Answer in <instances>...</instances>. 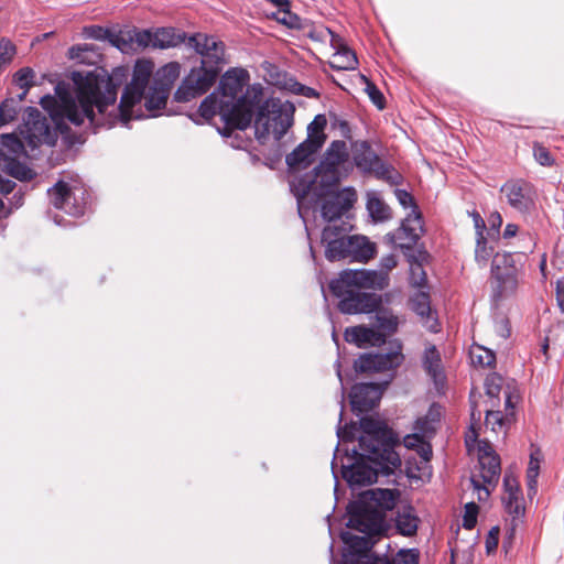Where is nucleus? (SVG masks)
Segmentation results:
<instances>
[{"instance_id": "43", "label": "nucleus", "mask_w": 564, "mask_h": 564, "mask_svg": "<svg viewBox=\"0 0 564 564\" xmlns=\"http://www.w3.org/2000/svg\"><path fill=\"white\" fill-rule=\"evenodd\" d=\"M377 325L380 329L386 332L388 335L393 334L398 329L399 319L398 316L389 308H380L375 311Z\"/></svg>"}, {"instance_id": "11", "label": "nucleus", "mask_w": 564, "mask_h": 564, "mask_svg": "<svg viewBox=\"0 0 564 564\" xmlns=\"http://www.w3.org/2000/svg\"><path fill=\"white\" fill-rule=\"evenodd\" d=\"M347 513V527L367 535L380 533L383 528V512L361 497L348 503Z\"/></svg>"}, {"instance_id": "29", "label": "nucleus", "mask_w": 564, "mask_h": 564, "mask_svg": "<svg viewBox=\"0 0 564 564\" xmlns=\"http://www.w3.org/2000/svg\"><path fill=\"white\" fill-rule=\"evenodd\" d=\"M335 367H336V375L340 382V391H341L340 403L343 404L344 395H345V386H344V379H343L339 360L336 361ZM343 412H344V410L341 409L340 413H339V424H338L337 431H336L337 437L339 438V442H343V443L354 442L356 440V434L358 432H360L359 436L362 435V429L360 426V421L358 423L351 421L349 423H346L344 426H341L340 422L343 420Z\"/></svg>"}, {"instance_id": "50", "label": "nucleus", "mask_w": 564, "mask_h": 564, "mask_svg": "<svg viewBox=\"0 0 564 564\" xmlns=\"http://www.w3.org/2000/svg\"><path fill=\"white\" fill-rule=\"evenodd\" d=\"M35 73L31 67H22L13 75V83L21 89H30L34 85Z\"/></svg>"}, {"instance_id": "28", "label": "nucleus", "mask_w": 564, "mask_h": 564, "mask_svg": "<svg viewBox=\"0 0 564 564\" xmlns=\"http://www.w3.org/2000/svg\"><path fill=\"white\" fill-rule=\"evenodd\" d=\"M345 339L356 344L358 347L366 345H380L384 343V335L379 330L366 326H354L345 330Z\"/></svg>"}, {"instance_id": "30", "label": "nucleus", "mask_w": 564, "mask_h": 564, "mask_svg": "<svg viewBox=\"0 0 564 564\" xmlns=\"http://www.w3.org/2000/svg\"><path fill=\"white\" fill-rule=\"evenodd\" d=\"M492 278L497 281V290L494 292L495 297H502L508 293H512L518 285V267L509 265L508 268L491 270Z\"/></svg>"}, {"instance_id": "33", "label": "nucleus", "mask_w": 564, "mask_h": 564, "mask_svg": "<svg viewBox=\"0 0 564 564\" xmlns=\"http://www.w3.org/2000/svg\"><path fill=\"white\" fill-rule=\"evenodd\" d=\"M422 367L435 382L444 378L442 358L434 345L425 348L422 358Z\"/></svg>"}, {"instance_id": "21", "label": "nucleus", "mask_w": 564, "mask_h": 564, "mask_svg": "<svg viewBox=\"0 0 564 564\" xmlns=\"http://www.w3.org/2000/svg\"><path fill=\"white\" fill-rule=\"evenodd\" d=\"M84 35L87 39H93L97 41H107L112 46L120 50L122 53H128L131 51V29L120 30L116 32L111 29L104 28L100 25H88L84 28Z\"/></svg>"}, {"instance_id": "15", "label": "nucleus", "mask_w": 564, "mask_h": 564, "mask_svg": "<svg viewBox=\"0 0 564 564\" xmlns=\"http://www.w3.org/2000/svg\"><path fill=\"white\" fill-rule=\"evenodd\" d=\"M41 107L48 113L51 121L56 126L63 141L67 147L84 144L87 140V131H77L69 127V121L64 113L58 99L52 95H45L40 99Z\"/></svg>"}, {"instance_id": "35", "label": "nucleus", "mask_w": 564, "mask_h": 564, "mask_svg": "<svg viewBox=\"0 0 564 564\" xmlns=\"http://www.w3.org/2000/svg\"><path fill=\"white\" fill-rule=\"evenodd\" d=\"M373 356L376 362L375 372L393 370L398 368L404 360L400 344H398L397 348L391 351L384 354H373Z\"/></svg>"}, {"instance_id": "36", "label": "nucleus", "mask_w": 564, "mask_h": 564, "mask_svg": "<svg viewBox=\"0 0 564 564\" xmlns=\"http://www.w3.org/2000/svg\"><path fill=\"white\" fill-rule=\"evenodd\" d=\"M340 536L352 555L366 556L372 547L371 535L359 536L345 531L341 532Z\"/></svg>"}, {"instance_id": "2", "label": "nucleus", "mask_w": 564, "mask_h": 564, "mask_svg": "<svg viewBox=\"0 0 564 564\" xmlns=\"http://www.w3.org/2000/svg\"><path fill=\"white\" fill-rule=\"evenodd\" d=\"M76 86V98L64 83L55 86V98L61 102L67 120L79 131L97 133L100 129H110L117 122V116L109 112L117 101L119 84L98 70L72 73Z\"/></svg>"}, {"instance_id": "9", "label": "nucleus", "mask_w": 564, "mask_h": 564, "mask_svg": "<svg viewBox=\"0 0 564 564\" xmlns=\"http://www.w3.org/2000/svg\"><path fill=\"white\" fill-rule=\"evenodd\" d=\"M192 35L172 26L158 28L154 31L149 29H131V51L143 50L145 47L152 48H170L185 44L192 48L187 43Z\"/></svg>"}, {"instance_id": "19", "label": "nucleus", "mask_w": 564, "mask_h": 564, "mask_svg": "<svg viewBox=\"0 0 564 564\" xmlns=\"http://www.w3.org/2000/svg\"><path fill=\"white\" fill-rule=\"evenodd\" d=\"M348 224L327 225L322 231V243L325 245V258L330 261H340L348 258Z\"/></svg>"}, {"instance_id": "22", "label": "nucleus", "mask_w": 564, "mask_h": 564, "mask_svg": "<svg viewBox=\"0 0 564 564\" xmlns=\"http://www.w3.org/2000/svg\"><path fill=\"white\" fill-rule=\"evenodd\" d=\"M321 149L317 141L305 139L285 156V163L291 171L305 170L314 163L315 155Z\"/></svg>"}, {"instance_id": "20", "label": "nucleus", "mask_w": 564, "mask_h": 564, "mask_svg": "<svg viewBox=\"0 0 564 564\" xmlns=\"http://www.w3.org/2000/svg\"><path fill=\"white\" fill-rule=\"evenodd\" d=\"M383 388V386L376 382L354 384L349 393L352 412L361 414L376 408L382 397Z\"/></svg>"}, {"instance_id": "14", "label": "nucleus", "mask_w": 564, "mask_h": 564, "mask_svg": "<svg viewBox=\"0 0 564 564\" xmlns=\"http://www.w3.org/2000/svg\"><path fill=\"white\" fill-rule=\"evenodd\" d=\"M25 127L24 139L31 149H36L42 144L50 147L55 145L59 131L56 126L52 128L48 120L39 109L33 107L29 108Z\"/></svg>"}, {"instance_id": "26", "label": "nucleus", "mask_w": 564, "mask_h": 564, "mask_svg": "<svg viewBox=\"0 0 564 564\" xmlns=\"http://www.w3.org/2000/svg\"><path fill=\"white\" fill-rule=\"evenodd\" d=\"M348 258L350 261L366 263L372 259L377 252V246L368 237L362 235L348 236Z\"/></svg>"}, {"instance_id": "25", "label": "nucleus", "mask_w": 564, "mask_h": 564, "mask_svg": "<svg viewBox=\"0 0 564 564\" xmlns=\"http://www.w3.org/2000/svg\"><path fill=\"white\" fill-rule=\"evenodd\" d=\"M400 496L401 492L397 488H372L364 491L359 497L384 513L394 509Z\"/></svg>"}, {"instance_id": "38", "label": "nucleus", "mask_w": 564, "mask_h": 564, "mask_svg": "<svg viewBox=\"0 0 564 564\" xmlns=\"http://www.w3.org/2000/svg\"><path fill=\"white\" fill-rule=\"evenodd\" d=\"M3 161V171L19 181L28 182L33 180L36 175L31 167L14 158L6 156Z\"/></svg>"}, {"instance_id": "64", "label": "nucleus", "mask_w": 564, "mask_h": 564, "mask_svg": "<svg viewBox=\"0 0 564 564\" xmlns=\"http://www.w3.org/2000/svg\"><path fill=\"white\" fill-rule=\"evenodd\" d=\"M423 417L438 426L442 419V406L438 403H432Z\"/></svg>"}, {"instance_id": "5", "label": "nucleus", "mask_w": 564, "mask_h": 564, "mask_svg": "<svg viewBox=\"0 0 564 564\" xmlns=\"http://www.w3.org/2000/svg\"><path fill=\"white\" fill-rule=\"evenodd\" d=\"M152 72L153 64L151 62H137L133 68L132 79L130 84L124 87L120 104L117 107L113 105L111 110H109V112L117 116V121L128 126L129 121L132 119V108L142 100Z\"/></svg>"}, {"instance_id": "7", "label": "nucleus", "mask_w": 564, "mask_h": 564, "mask_svg": "<svg viewBox=\"0 0 564 564\" xmlns=\"http://www.w3.org/2000/svg\"><path fill=\"white\" fill-rule=\"evenodd\" d=\"M336 279L329 282V290L339 299L338 310L344 314L372 313L381 305V296L376 293L361 291L352 284L338 283Z\"/></svg>"}, {"instance_id": "55", "label": "nucleus", "mask_w": 564, "mask_h": 564, "mask_svg": "<svg viewBox=\"0 0 564 564\" xmlns=\"http://www.w3.org/2000/svg\"><path fill=\"white\" fill-rule=\"evenodd\" d=\"M479 507L476 502L471 501L465 505V511L463 517V527L466 530H471L477 523V517Z\"/></svg>"}, {"instance_id": "34", "label": "nucleus", "mask_w": 564, "mask_h": 564, "mask_svg": "<svg viewBox=\"0 0 564 564\" xmlns=\"http://www.w3.org/2000/svg\"><path fill=\"white\" fill-rule=\"evenodd\" d=\"M366 208L375 223H383L391 218L390 207L375 192L367 194Z\"/></svg>"}, {"instance_id": "41", "label": "nucleus", "mask_w": 564, "mask_h": 564, "mask_svg": "<svg viewBox=\"0 0 564 564\" xmlns=\"http://www.w3.org/2000/svg\"><path fill=\"white\" fill-rule=\"evenodd\" d=\"M502 503L506 512L512 517L511 524L518 523L524 517L525 508L520 494L511 492L510 496H503Z\"/></svg>"}, {"instance_id": "39", "label": "nucleus", "mask_w": 564, "mask_h": 564, "mask_svg": "<svg viewBox=\"0 0 564 564\" xmlns=\"http://www.w3.org/2000/svg\"><path fill=\"white\" fill-rule=\"evenodd\" d=\"M541 452L536 449L530 454V462L527 469L528 497L532 499L538 492V477L540 473Z\"/></svg>"}, {"instance_id": "57", "label": "nucleus", "mask_w": 564, "mask_h": 564, "mask_svg": "<svg viewBox=\"0 0 564 564\" xmlns=\"http://www.w3.org/2000/svg\"><path fill=\"white\" fill-rule=\"evenodd\" d=\"M533 155L536 162L542 166H551L554 163L550 151L540 143H534Z\"/></svg>"}, {"instance_id": "18", "label": "nucleus", "mask_w": 564, "mask_h": 564, "mask_svg": "<svg viewBox=\"0 0 564 564\" xmlns=\"http://www.w3.org/2000/svg\"><path fill=\"white\" fill-rule=\"evenodd\" d=\"M340 283L352 284L358 289L384 290L390 283L387 272L367 269H346L339 273L335 286Z\"/></svg>"}, {"instance_id": "23", "label": "nucleus", "mask_w": 564, "mask_h": 564, "mask_svg": "<svg viewBox=\"0 0 564 564\" xmlns=\"http://www.w3.org/2000/svg\"><path fill=\"white\" fill-rule=\"evenodd\" d=\"M411 310L420 317L421 323L431 333L440 330V323L436 313L432 311L429 292L419 291L410 299Z\"/></svg>"}, {"instance_id": "3", "label": "nucleus", "mask_w": 564, "mask_h": 564, "mask_svg": "<svg viewBox=\"0 0 564 564\" xmlns=\"http://www.w3.org/2000/svg\"><path fill=\"white\" fill-rule=\"evenodd\" d=\"M362 435L358 436L359 449L345 448V456L354 462L341 465V477L352 489L369 486L378 476H391L401 467L398 435L388 424L372 416L360 419Z\"/></svg>"}, {"instance_id": "10", "label": "nucleus", "mask_w": 564, "mask_h": 564, "mask_svg": "<svg viewBox=\"0 0 564 564\" xmlns=\"http://www.w3.org/2000/svg\"><path fill=\"white\" fill-rule=\"evenodd\" d=\"M423 221L421 212L412 210L401 226L393 232L387 235L388 240L398 247L405 258L414 259V256L423 246H419V240L423 235Z\"/></svg>"}, {"instance_id": "8", "label": "nucleus", "mask_w": 564, "mask_h": 564, "mask_svg": "<svg viewBox=\"0 0 564 564\" xmlns=\"http://www.w3.org/2000/svg\"><path fill=\"white\" fill-rule=\"evenodd\" d=\"M51 204L73 217L84 216L90 208L91 195L84 187H70L66 182L58 181L47 189Z\"/></svg>"}, {"instance_id": "49", "label": "nucleus", "mask_w": 564, "mask_h": 564, "mask_svg": "<svg viewBox=\"0 0 564 564\" xmlns=\"http://www.w3.org/2000/svg\"><path fill=\"white\" fill-rule=\"evenodd\" d=\"M362 80L366 83L365 91L367 93L371 102L380 110L386 107V98L380 89L376 86L375 83L369 80L366 76H361Z\"/></svg>"}, {"instance_id": "27", "label": "nucleus", "mask_w": 564, "mask_h": 564, "mask_svg": "<svg viewBox=\"0 0 564 564\" xmlns=\"http://www.w3.org/2000/svg\"><path fill=\"white\" fill-rule=\"evenodd\" d=\"M393 522L398 534L411 538L417 532L420 518L413 506L405 505L397 510Z\"/></svg>"}, {"instance_id": "60", "label": "nucleus", "mask_w": 564, "mask_h": 564, "mask_svg": "<svg viewBox=\"0 0 564 564\" xmlns=\"http://www.w3.org/2000/svg\"><path fill=\"white\" fill-rule=\"evenodd\" d=\"M395 560L397 564H419V552L415 549L401 550Z\"/></svg>"}, {"instance_id": "24", "label": "nucleus", "mask_w": 564, "mask_h": 564, "mask_svg": "<svg viewBox=\"0 0 564 564\" xmlns=\"http://www.w3.org/2000/svg\"><path fill=\"white\" fill-rule=\"evenodd\" d=\"M332 45L336 50L333 54L329 66L336 70H354L358 66V58L356 53L350 50L343 40L330 32Z\"/></svg>"}, {"instance_id": "46", "label": "nucleus", "mask_w": 564, "mask_h": 564, "mask_svg": "<svg viewBox=\"0 0 564 564\" xmlns=\"http://www.w3.org/2000/svg\"><path fill=\"white\" fill-rule=\"evenodd\" d=\"M17 104L18 101L13 98H7L0 104V128L17 118L19 113Z\"/></svg>"}, {"instance_id": "42", "label": "nucleus", "mask_w": 564, "mask_h": 564, "mask_svg": "<svg viewBox=\"0 0 564 564\" xmlns=\"http://www.w3.org/2000/svg\"><path fill=\"white\" fill-rule=\"evenodd\" d=\"M223 99L213 91L210 95L205 97L198 108V113L205 120H210L217 113L221 116Z\"/></svg>"}, {"instance_id": "6", "label": "nucleus", "mask_w": 564, "mask_h": 564, "mask_svg": "<svg viewBox=\"0 0 564 564\" xmlns=\"http://www.w3.org/2000/svg\"><path fill=\"white\" fill-rule=\"evenodd\" d=\"M352 161L362 174L373 175L390 185H400L403 176L389 163H386L372 149L369 141L356 142L352 147Z\"/></svg>"}, {"instance_id": "13", "label": "nucleus", "mask_w": 564, "mask_h": 564, "mask_svg": "<svg viewBox=\"0 0 564 564\" xmlns=\"http://www.w3.org/2000/svg\"><path fill=\"white\" fill-rule=\"evenodd\" d=\"M511 208L523 215L535 210L538 193L532 183L523 178L509 180L500 188Z\"/></svg>"}, {"instance_id": "63", "label": "nucleus", "mask_w": 564, "mask_h": 564, "mask_svg": "<svg viewBox=\"0 0 564 564\" xmlns=\"http://www.w3.org/2000/svg\"><path fill=\"white\" fill-rule=\"evenodd\" d=\"M499 533H500V530L498 527H492L489 530V532L486 536V541H485L486 552L488 554L496 551V549L498 546V542H499Z\"/></svg>"}, {"instance_id": "45", "label": "nucleus", "mask_w": 564, "mask_h": 564, "mask_svg": "<svg viewBox=\"0 0 564 564\" xmlns=\"http://www.w3.org/2000/svg\"><path fill=\"white\" fill-rule=\"evenodd\" d=\"M322 158L329 160V161H334L340 165L346 163L349 158L346 142L341 141V140L333 141L328 145V148L326 149V151L324 152Z\"/></svg>"}, {"instance_id": "62", "label": "nucleus", "mask_w": 564, "mask_h": 564, "mask_svg": "<svg viewBox=\"0 0 564 564\" xmlns=\"http://www.w3.org/2000/svg\"><path fill=\"white\" fill-rule=\"evenodd\" d=\"M394 195L400 205L403 206L404 208L411 206L413 208L412 210L420 212L417 209V205L415 204L413 196L406 189L397 188L394 191Z\"/></svg>"}, {"instance_id": "44", "label": "nucleus", "mask_w": 564, "mask_h": 564, "mask_svg": "<svg viewBox=\"0 0 564 564\" xmlns=\"http://www.w3.org/2000/svg\"><path fill=\"white\" fill-rule=\"evenodd\" d=\"M327 124V118L325 115H316L313 121L307 126V138L306 140H312V142L317 141L321 143V148H323L326 141V134L324 133V129Z\"/></svg>"}, {"instance_id": "31", "label": "nucleus", "mask_w": 564, "mask_h": 564, "mask_svg": "<svg viewBox=\"0 0 564 564\" xmlns=\"http://www.w3.org/2000/svg\"><path fill=\"white\" fill-rule=\"evenodd\" d=\"M169 89L159 86L154 83L149 87L148 93L143 95L144 107L149 111L150 117L162 115L161 110L166 108L167 98L170 96Z\"/></svg>"}, {"instance_id": "37", "label": "nucleus", "mask_w": 564, "mask_h": 564, "mask_svg": "<svg viewBox=\"0 0 564 564\" xmlns=\"http://www.w3.org/2000/svg\"><path fill=\"white\" fill-rule=\"evenodd\" d=\"M180 73V64L177 62H171L156 70L152 83L171 90L174 82L178 78Z\"/></svg>"}, {"instance_id": "53", "label": "nucleus", "mask_w": 564, "mask_h": 564, "mask_svg": "<svg viewBox=\"0 0 564 564\" xmlns=\"http://www.w3.org/2000/svg\"><path fill=\"white\" fill-rule=\"evenodd\" d=\"M328 117L333 129L338 130L343 138L351 139V129L347 120L334 111H329Z\"/></svg>"}, {"instance_id": "51", "label": "nucleus", "mask_w": 564, "mask_h": 564, "mask_svg": "<svg viewBox=\"0 0 564 564\" xmlns=\"http://www.w3.org/2000/svg\"><path fill=\"white\" fill-rule=\"evenodd\" d=\"M375 365L373 354H362L354 361V370L356 373H373Z\"/></svg>"}, {"instance_id": "61", "label": "nucleus", "mask_w": 564, "mask_h": 564, "mask_svg": "<svg viewBox=\"0 0 564 564\" xmlns=\"http://www.w3.org/2000/svg\"><path fill=\"white\" fill-rule=\"evenodd\" d=\"M283 17L281 19H278V21L284 25H286L290 29H301L302 28V20L299 15L295 13H292L290 11V8L281 11Z\"/></svg>"}, {"instance_id": "40", "label": "nucleus", "mask_w": 564, "mask_h": 564, "mask_svg": "<svg viewBox=\"0 0 564 564\" xmlns=\"http://www.w3.org/2000/svg\"><path fill=\"white\" fill-rule=\"evenodd\" d=\"M513 420V413L503 414L499 410H487L485 417V425L495 433L505 431V429L511 424Z\"/></svg>"}, {"instance_id": "17", "label": "nucleus", "mask_w": 564, "mask_h": 564, "mask_svg": "<svg viewBox=\"0 0 564 564\" xmlns=\"http://www.w3.org/2000/svg\"><path fill=\"white\" fill-rule=\"evenodd\" d=\"M322 198L324 200L321 205V216L329 223L328 225H333L332 223L340 219L354 207L357 202V191L352 186H347Z\"/></svg>"}, {"instance_id": "12", "label": "nucleus", "mask_w": 564, "mask_h": 564, "mask_svg": "<svg viewBox=\"0 0 564 564\" xmlns=\"http://www.w3.org/2000/svg\"><path fill=\"white\" fill-rule=\"evenodd\" d=\"M313 174H306L302 177L296 186V197L299 203V214L302 217L301 212V199L308 195L311 192L314 193L317 199L336 193L337 186L345 175L341 172H328L326 170L313 169Z\"/></svg>"}, {"instance_id": "54", "label": "nucleus", "mask_w": 564, "mask_h": 564, "mask_svg": "<svg viewBox=\"0 0 564 564\" xmlns=\"http://www.w3.org/2000/svg\"><path fill=\"white\" fill-rule=\"evenodd\" d=\"M477 350L480 351V354H476L475 350L470 352L474 364L481 367H491L496 362V356L491 350L485 347H478Z\"/></svg>"}, {"instance_id": "58", "label": "nucleus", "mask_w": 564, "mask_h": 564, "mask_svg": "<svg viewBox=\"0 0 564 564\" xmlns=\"http://www.w3.org/2000/svg\"><path fill=\"white\" fill-rule=\"evenodd\" d=\"M509 265H517L513 253H511V252H503V253L497 252L494 256L492 264H491V270H497L498 271V269L500 270V269H503V268H508Z\"/></svg>"}, {"instance_id": "56", "label": "nucleus", "mask_w": 564, "mask_h": 564, "mask_svg": "<svg viewBox=\"0 0 564 564\" xmlns=\"http://www.w3.org/2000/svg\"><path fill=\"white\" fill-rule=\"evenodd\" d=\"M414 431L421 433L426 440H431L434 437L437 426L422 416L415 421Z\"/></svg>"}, {"instance_id": "4", "label": "nucleus", "mask_w": 564, "mask_h": 564, "mask_svg": "<svg viewBox=\"0 0 564 564\" xmlns=\"http://www.w3.org/2000/svg\"><path fill=\"white\" fill-rule=\"evenodd\" d=\"M200 55V66L192 68L174 94V101L188 102L204 94L217 80L225 62V44L214 35L194 33L187 43Z\"/></svg>"}, {"instance_id": "59", "label": "nucleus", "mask_w": 564, "mask_h": 564, "mask_svg": "<svg viewBox=\"0 0 564 564\" xmlns=\"http://www.w3.org/2000/svg\"><path fill=\"white\" fill-rule=\"evenodd\" d=\"M1 144L13 153H19L23 149V143L13 133H4L1 135Z\"/></svg>"}, {"instance_id": "47", "label": "nucleus", "mask_w": 564, "mask_h": 564, "mask_svg": "<svg viewBox=\"0 0 564 564\" xmlns=\"http://www.w3.org/2000/svg\"><path fill=\"white\" fill-rule=\"evenodd\" d=\"M494 248L487 245L485 236L476 238L475 259L479 265L485 267L492 257Z\"/></svg>"}, {"instance_id": "52", "label": "nucleus", "mask_w": 564, "mask_h": 564, "mask_svg": "<svg viewBox=\"0 0 564 564\" xmlns=\"http://www.w3.org/2000/svg\"><path fill=\"white\" fill-rule=\"evenodd\" d=\"M17 54L15 45L7 37L0 39V68L12 62Z\"/></svg>"}, {"instance_id": "16", "label": "nucleus", "mask_w": 564, "mask_h": 564, "mask_svg": "<svg viewBox=\"0 0 564 564\" xmlns=\"http://www.w3.org/2000/svg\"><path fill=\"white\" fill-rule=\"evenodd\" d=\"M478 464L480 467L479 477L476 475L470 478L474 489L479 491L478 500L484 501L490 496L489 487L498 484L501 474L500 458L490 448L480 451Z\"/></svg>"}, {"instance_id": "1", "label": "nucleus", "mask_w": 564, "mask_h": 564, "mask_svg": "<svg viewBox=\"0 0 564 564\" xmlns=\"http://www.w3.org/2000/svg\"><path fill=\"white\" fill-rule=\"evenodd\" d=\"M248 78V72L242 68H231L220 78L216 90L223 99L225 128L220 133L228 138L235 129L246 130L254 119V135L260 144H265L270 134L280 141L293 126L294 106L275 99L262 101L261 87L248 88L242 94Z\"/></svg>"}, {"instance_id": "32", "label": "nucleus", "mask_w": 564, "mask_h": 564, "mask_svg": "<svg viewBox=\"0 0 564 564\" xmlns=\"http://www.w3.org/2000/svg\"><path fill=\"white\" fill-rule=\"evenodd\" d=\"M429 253L425 249H420L412 258H405L410 264V284L414 288H424L426 285V273L423 263L427 260Z\"/></svg>"}, {"instance_id": "48", "label": "nucleus", "mask_w": 564, "mask_h": 564, "mask_svg": "<svg viewBox=\"0 0 564 564\" xmlns=\"http://www.w3.org/2000/svg\"><path fill=\"white\" fill-rule=\"evenodd\" d=\"M503 378L498 373L488 375L485 380L486 394L490 399L499 401V395L502 390Z\"/></svg>"}]
</instances>
